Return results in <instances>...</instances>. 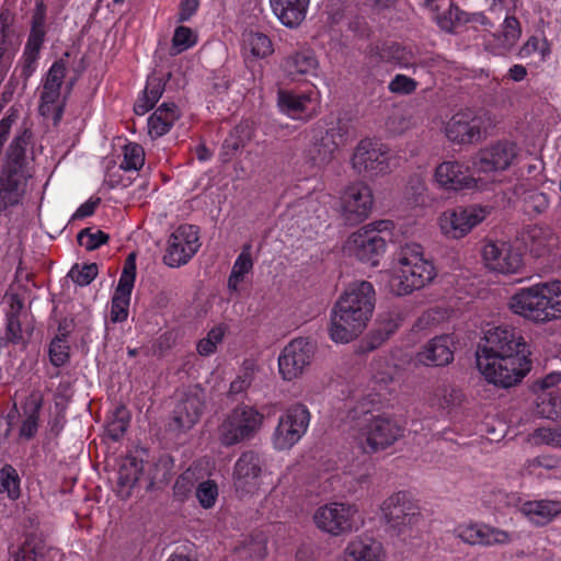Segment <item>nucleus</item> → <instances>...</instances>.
<instances>
[{
  "instance_id": "obj_28",
  "label": "nucleus",
  "mask_w": 561,
  "mask_h": 561,
  "mask_svg": "<svg viewBox=\"0 0 561 561\" xmlns=\"http://www.w3.org/2000/svg\"><path fill=\"white\" fill-rule=\"evenodd\" d=\"M456 533L463 542L469 545L493 546L511 541V535L507 531L484 524L460 525Z\"/></svg>"
},
{
  "instance_id": "obj_17",
  "label": "nucleus",
  "mask_w": 561,
  "mask_h": 561,
  "mask_svg": "<svg viewBox=\"0 0 561 561\" xmlns=\"http://www.w3.org/2000/svg\"><path fill=\"white\" fill-rule=\"evenodd\" d=\"M198 229L193 225H181L168 240L163 262L170 267L186 264L199 249Z\"/></svg>"
},
{
  "instance_id": "obj_20",
  "label": "nucleus",
  "mask_w": 561,
  "mask_h": 561,
  "mask_svg": "<svg viewBox=\"0 0 561 561\" xmlns=\"http://www.w3.org/2000/svg\"><path fill=\"white\" fill-rule=\"evenodd\" d=\"M486 210L479 206L456 207L444 211L439 217L442 232L451 239L467 236L484 220Z\"/></svg>"
},
{
  "instance_id": "obj_26",
  "label": "nucleus",
  "mask_w": 561,
  "mask_h": 561,
  "mask_svg": "<svg viewBox=\"0 0 561 561\" xmlns=\"http://www.w3.org/2000/svg\"><path fill=\"white\" fill-rule=\"evenodd\" d=\"M136 278L135 254H130L124 265L118 285L114 291L111 302V321L123 322L128 318L130 295Z\"/></svg>"
},
{
  "instance_id": "obj_47",
  "label": "nucleus",
  "mask_w": 561,
  "mask_h": 561,
  "mask_svg": "<svg viewBox=\"0 0 561 561\" xmlns=\"http://www.w3.org/2000/svg\"><path fill=\"white\" fill-rule=\"evenodd\" d=\"M34 325L31 318L8 319L5 324V340L12 344L25 345L32 336Z\"/></svg>"
},
{
  "instance_id": "obj_35",
  "label": "nucleus",
  "mask_w": 561,
  "mask_h": 561,
  "mask_svg": "<svg viewBox=\"0 0 561 561\" xmlns=\"http://www.w3.org/2000/svg\"><path fill=\"white\" fill-rule=\"evenodd\" d=\"M270 3L282 24L295 28L306 19L310 0H270Z\"/></svg>"
},
{
  "instance_id": "obj_57",
  "label": "nucleus",
  "mask_w": 561,
  "mask_h": 561,
  "mask_svg": "<svg viewBox=\"0 0 561 561\" xmlns=\"http://www.w3.org/2000/svg\"><path fill=\"white\" fill-rule=\"evenodd\" d=\"M80 245L84 247L88 251H93L110 240V236L102 230L92 232L91 229H82L77 236Z\"/></svg>"
},
{
  "instance_id": "obj_49",
  "label": "nucleus",
  "mask_w": 561,
  "mask_h": 561,
  "mask_svg": "<svg viewBox=\"0 0 561 561\" xmlns=\"http://www.w3.org/2000/svg\"><path fill=\"white\" fill-rule=\"evenodd\" d=\"M0 493H5L10 500H16L21 495L20 477L11 465L0 469Z\"/></svg>"
},
{
  "instance_id": "obj_1",
  "label": "nucleus",
  "mask_w": 561,
  "mask_h": 561,
  "mask_svg": "<svg viewBox=\"0 0 561 561\" xmlns=\"http://www.w3.org/2000/svg\"><path fill=\"white\" fill-rule=\"evenodd\" d=\"M374 286L366 280L350 284L331 311L330 337L348 343L367 327L376 302Z\"/></svg>"
},
{
  "instance_id": "obj_27",
  "label": "nucleus",
  "mask_w": 561,
  "mask_h": 561,
  "mask_svg": "<svg viewBox=\"0 0 561 561\" xmlns=\"http://www.w3.org/2000/svg\"><path fill=\"white\" fill-rule=\"evenodd\" d=\"M454 340L450 335H439L431 339L415 356L416 363L440 367L454 360Z\"/></svg>"
},
{
  "instance_id": "obj_34",
  "label": "nucleus",
  "mask_w": 561,
  "mask_h": 561,
  "mask_svg": "<svg viewBox=\"0 0 561 561\" xmlns=\"http://www.w3.org/2000/svg\"><path fill=\"white\" fill-rule=\"evenodd\" d=\"M519 512L534 525L546 526L561 514V501L534 500L523 503Z\"/></svg>"
},
{
  "instance_id": "obj_23",
  "label": "nucleus",
  "mask_w": 561,
  "mask_h": 561,
  "mask_svg": "<svg viewBox=\"0 0 561 561\" xmlns=\"http://www.w3.org/2000/svg\"><path fill=\"white\" fill-rule=\"evenodd\" d=\"M262 466L260 455L253 450L244 451L238 458L233 469V488L240 497L259 490Z\"/></svg>"
},
{
  "instance_id": "obj_13",
  "label": "nucleus",
  "mask_w": 561,
  "mask_h": 561,
  "mask_svg": "<svg viewBox=\"0 0 561 561\" xmlns=\"http://www.w3.org/2000/svg\"><path fill=\"white\" fill-rule=\"evenodd\" d=\"M381 511L388 529L398 536L416 525L421 518L419 507L405 492L390 495L383 501Z\"/></svg>"
},
{
  "instance_id": "obj_53",
  "label": "nucleus",
  "mask_w": 561,
  "mask_h": 561,
  "mask_svg": "<svg viewBox=\"0 0 561 561\" xmlns=\"http://www.w3.org/2000/svg\"><path fill=\"white\" fill-rule=\"evenodd\" d=\"M196 482L195 471L185 470L180 474L173 485V496L178 501H185L192 493Z\"/></svg>"
},
{
  "instance_id": "obj_39",
  "label": "nucleus",
  "mask_w": 561,
  "mask_h": 561,
  "mask_svg": "<svg viewBox=\"0 0 561 561\" xmlns=\"http://www.w3.org/2000/svg\"><path fill=\"white\" fill-rule=\"evenodd\" d=\"M465 399V393L460 388L447 382L437 385L427 396V401L431 407L448 412L460 408Z\"/></svg>"
},
{
  "instance_id": "obj_21",
  "label": "nucleus",
  "mask_w": 561,
  "mask_h": 561,
  "mask_svg": "<svg viewBox=\"0 0 561 561\" xmlns=\"http://www.w3.org/2000/svg\"><path fill=\"white\" fill-rule=\"evenodd\" d=\"M353 137L352 126L347 119L339 118L330 128H328L317 141L311 150L312 161L316 165H327L330 163L337 150L345 146Z\"/></svg>"
},
{
  "instance_id": "obj_19",
  "label": "nucleus",
  "mask_w": 561,
  "mask_h": 561,
  "mask_svg": "<svg viewBox=\"0 0 561 561\" xmlns=\"http://www.w3.org/2000/svg\"><path fill=\"white\" fill-rule=\"evenodd\" d=\"M314 355V345L305 337L289 342L278 357L279 373L285 380H293L301 376L311 364Z\"/></svg>"
},
{
  "instance_id": "obj_2",
  "label": "nucleus",
  "mask_w": 561,
  "mask_h": 561,
  "mask_svg": "<svg viewBox=\"0 0 561 561\" xmlns=\"http://www.w3.org/2000/svg\"><path fill=\"white\" fill-rule=\"evenodd\" d=\"M508 307L513 313L536 323L561 319V280L540 282L518 289Z\"/></svg>"
},
{
  "instance_id": "obj_22",
  "label": "nucleus",
  "mask_w": 561,
  "mask_h": 561,
  "mask_svg": "<svg viewBox=\"0 0 561 561\" xmlns=\"http://www.w3.org/2000/svg\"><path fill=\"white\" fill-rule=\"evenodd\" d=\"M205 398V391L199 386L185 389L173 411L171 426L181 432L191 430L204 412Z\"/></svg>"
},
{
  "instance_id": "obj_32",
  "label": "nucleus",
  "mask_w": 561,
  "mask_h": 561,
  "mask_svg": "<svg viewBox=\"0 0 561 561\" xmlns=\"http://www.w3.org/2000/svg\"><path fill=\"white\" fill-rule=\"evenodd\" d=\"M522 35L519 21L513 15H506L502 28L492 34L488 41L486 48L494 55L504 56L511 51Z\"/></svg>"
},
{
  "instance_id": "obj_8",
  "label": "nucleus",
  "mask_w": 561,
  "mask_h": 561,
  "mask_svg": "<svg viewBox=\"0 0 561 561\" xmlns=\"http://www.w3.org/2000/svg\"><path fill=\"white\" fill-rule=\"evenodd\" d=\"M389 148L374 139L360 140L351 158L352 168L364 178H377L391 171Z\"/></svg>"
},
{
  "instance_id": "obj_64",
  "label": "nucleus",
  "mask_w": 561,
  "mask_h": 561,
  "mask_svg": "<svg viewBox=\"0 0 561 561\" xmlns=\"http://www.w3.org/2000/svg\"><path fill=\"white\" fill-rule=\"evenodd\" d=\"M129 419L125 409H117L115 416L108 422L106 431L113 440H118L128 427Z\"/></svg>"
},
{
  "instance_id": "obj_4",
  "label": "nucleus",
  "mask_w": 561,
  "mask_h": 561,
  "mask_svg": "<svg viewBox=\"0 0 561 561\" xmlns=\"http://www.w3.org/2000/svg\"><path fill=\"white\" fill-rule=\"evenodd\" d=\"M530 354L478 356L477 366L485 380L496 387L510 388L523 380L531 369Z\"/></svg>"
},
{
  "instance_id": "obj_40",
  "label": "nucleus",
  "mask_w": 561,
  "mask_h": 561,
  "mask_svg": "<svg viewBox=\"0 0 561 561\" xmlns=\"http://www.w3.org/2000/svg\"><path fill=\"white\" fill-rule=\"evenodd\" d=\"M179 118L180 112L174 103H162L148 119L149 135L152 138L165 135Z\"/></svg>"
},
{
  "instance_id": "obj_61",
  "label": "nucleus",
  "mask_w": 561,
  "mask_h": 561,
  "mask_svg": "<svg viewBox=\"0 0 561 561\" xmlns=\"http://www.w3.org/2000/svg\"><path fill=\"white\" fill-rule=\"evenodd\" d=\"M535 444H543L554 448H561V426L560 427H540L533 435Z\"/></svg>"
},
{
  "instance_id": "obj_58",
  "label": "nucleus",
  "mask_w": 561,
  "mask_h": 561,
  "mask_svg": "<svg viewBox=\"0 0 561 561\" xmlns=\"http://www.w3.org/2000/svg\"><path fill=\"white\" fill-rule=\"evenodd\" d=\"M69 344L67 339L56 335L49 344V358L54 366L60 367L69 360Z\"/></svg>"
},
{
  "instance_id": "obj_45",
  "label": "nucleus",
  "mask_w": 561,
  "mask_h": 561,
  "mask_svg": "<svg viewBox=\"0 0 561 561\" xmlns=\"http://www.w3.org/2000/svg\"><path fill=\"white\" fill-rule=\"evenodd\" d=\"M251 139V133L248 126L238 125L224 140L220 157L224 162L230 161L236 153L245 147Z\"/></svg>"
},
{
  "instance_id": "obj_15",
  "label": "nucleus",
  "mask_w": 561,
  "mask_h": 561,
  "mask_svg": "<svg viewBox=\"0 0 561 561\" xmlns=\"http://www.w3.org/2000/svg\"><path fill=\"white\" fill-rule=\"evenodd\" d=\"M310 421V413L302 404L290 407L279 417L277 427L273 434V443L276 449L285 450L293 447L306 433Z\"/></svg>"
},
{
  "instance_id": "obj_60",
  "label": "nucleus",
  "mask_w": 561,
  "mask_h": 561,
  "mask_svg": "<svg viewBox=\"0 0 561 561\" xmlns=\"http://www.w3.org/2000/svg\"><path fill=\"white\" fill-rule=\"evenodd\" d=\"M239 551L244 557L262 560L267 553L266 538L263 535H255Z\"/></svg>"
},
{
  "instance_id": "obj_3",
  "label": "nucleus",
  "mask_w": 561,
  "mask_h": 561,
  "mask_svg": "<svg viewBox=\"0 0 561 561\" xmlns=\"http://www.w3.org/2000/svg\"><path fill=\"white\" fill-rule=\"evenodd\" d=\"M394 260L389 287L398 296L425 287L436 275L433 263L424 257L423 248L417 243L401 245Z\"/></svg>"
},
{
  "instance_id": "obj_14",
  "label": "nucleus",
  "mask_w": 561,
  "mask_h": 561,
  "mask_svg": "<svg viewBox=\"0 0 561 561\" xmlns=\"http://www.w3.org/2000/svg\"><path fill=\"white\" fill-rule=\"evenodd\" d=\"M46 5L36 0L31 28L21 58V76L26 80L35 71L46 38Z\"/></svg>"
},
{
  "instance_id": "obj_25",
  "label": "nucleus",
  "mask_w": 561,
  "mask_h": 561,
  "mask_svg": "<svg viewBox=\"0 0 561 561\" xmlns=\"http://www.w3.org/2000/svg\"><path fill=\"white\" fill-rule=\"evenodd\" d=\"M485 266L502 274L517 273L523 266V256L518 250L506 242L488 241L482 248Z\"/></svg>"
},
{
  "instance_id": "obj_9",
  "label": "nucleus",
  "mask_w": 561,
  "mask_h": 561,
  "mask_svg": "<svg viewBox=\"0 0 561 561\" xmlns=\"http://www.w3.org/2000/svg\"><path fill=\"white\" fill-rule=\"evenodd\" d=\"M492 121L485 112L461 111L451 116L445 127L446 137L456 144H477L482 141Z\"/></svg>"
},
{
  "instance_id": "obj_42",
  "label": "nucleus",
  "mask_w": 561,
  "mask_h": 561,
  "mask_svg": "<svg viewBox=\"0 0 561 561\" xmlns=\"http://www.w3.org/2000/svg\"><path fill=\"white\" fill-rule=\"evenodd\" d=\"M527 234L530 252L536 256H541L547 252H550L558 244L557 236L548 227H530Z\"/></svg>"
},
{
  "instance_id": "obj_46",
  "label": "nucleus",
  "mask_w": 561,
  "mask_h": 561,
  "mask_svg": "<svg viewBox=\"0 0 561 561\" xmlns=\"http://www.w3.org/2000/svg\"><path fill=\"white\" fill-rule=\"evenodd\" d=\"M442 9L433 13V19L443 31L453 32L458 25L466 22L465 12L450 0L442 1Z\"/></svg>"
},
{
  "instance_id": "obj_31",
  "label": "nucleus",
  "mask_w": 561,
  "mask_h": 561,
  "mask_svg": "<svg viewBox=\"0 0 561 561\" xmlns=\"http://www.w3.org/2000/svg\"><path fill=\"white\" fill-rule=\"evenodd\" d=\"M367 56L371 64L390 62L403 68L413 65V55L398 43H375L367 49Z\"/></svg>"
},
{
  "instance_id": "obj_56",
  "label": "nucleus",
  "mask_w": 561,
  "mask_h": 561,
  "mask_svg": "<svg viewBox=\"0 0 561 561\" xmlns=\"http://www.w3.org/2000/svg\"><path fill=\"white\" fill-rule=\"evenodd\" d=\"M196 44V36L187 26H178L172 37V50L178 55Z\"/></svg>"
},
{
  "instance_id": "obj_36",
  "label": "nucleus",
  "mask_w": 561,
  "mask_h": 561,
  "mask_svg": "<svg viewBox=\"0 0 561 561\" xmlns=\"http://www.w3.org/2000/svg\"><path fill=\"white\" fill-rule=\"evenodd\" d=\"M283 69L293 80L302 76H316L319 61L310 49L293 51L283 60Z\"/></svg>"
},
{
  "instance_id": "obj_43",
  "label": "nucleus",
  "mask_w": 561,
  "mask_h": 561,
  "mask_svg": "<svg viewBox=\"0 0 561 561\" xmlns=\"http://www.w3.org/2000/svg\"><path fill=\"white\" fill-rule=\"evenodd\" d=\"M142 473V462L136 458L126 459L118 469V486L122 497H129L130 490L136 485Z\"/></svg>"
},
{
  "instance_id": "obj_48",
  "label": "nucleus",
  "mask_w": 561,
  "mask_h": 561,
  "mask_svg": "<svg viewBox=\"0 0 561 561\" xmlns=\"http://www.w3.org/2000/svg\"><path fill=\"white\" fill-rule=\"evenodd\" d=\"M250 248V244L243 248L232 266V271L228 279V287L231 290L236 291L238 289V286L243 280L245 274H248L253 267Z\"/></svg>"
},
{
  "instance_id": "obj_29",
  "label": "nucleus",
  "mask_w": 561,
  "mask_h": 561,
  "mask_svg": "<svg viewBox=\"0 0 561 561\" xmlns=\"http://www.w3.org/2000/svg\"><path fill=\"white\" fill-rule=\"evenodd\" d=\"M437 183L446 190H462L477 186V180L469 173V169L458 161H445L435 170Z\"/></svg>"
},
{
  "instance_id": "obj_12",
  "label": "nucleus",
  "mask_w": 561,
  "mask_h": 561,
  "mask_svg": "<svg viewBox=\"0 0 561 561\" xmlns=\"http://www.w3.org/2000/svg\"><path fill=\"white\" fill-rule=\"evenodd\" d=\"M357 517L355 504L332 502L316 510L313 522L320 530L331 536H342L357 529Z\"/></svg>"
},
{
  "instance_id": "obj_55",
  "label": "nucleus",
  "mask_w": 561,
  "mask_h": 561,
  "mask_svg": "<svg viewBox=\"0 0 561 561\" xmlns=\"http://www.w3.org/2000/svg\"><path fill=\"white\" fill-rule=\"evenodd\" d=\"M541 413L548 419L561 417V392L559 390H551L540 396Z\"/></svg>"
},
{
  "instance_id": "obj_62",
  "label": "nucleus",
  "mask_w": 561,
  "mask_h": 561,
  "mask_svg": "<svg viewBox=\"0 0 561 561\" xmlns=\"http://www.w3.org/2000/svg\"><path fill=\"white\" fill-rule=\"evenodd\" d=\"M539 51L541 59L543 60L550 53L549 45L546 39H540L537 36H531L527 42L519 48L518 57L522 59L529 58L535 53Z\"/></svg>"
},
{
  "instance_id": "obj_18",
  "label": "nucleus",
  "mask_w": 561,
  "mask_h": 561,
  "mask_svg": "<svg viewBox=\"0 0 561 561\" xmlns=\"http://www.w3.org/2000/svg\"><path fill=\"white\" fill-rule=\"evenodd\" d=\"M373 205L370 187L363 182L352 183L341 196V216L345 224L358 225L368 218Z\"/></svg>"
},
{
  "instance_id": "obj_44",
  "label": "nucleus",
  "mask_w": 561,
  "mask_h": 561,
  "mask_svg": "<svg viewBox=\"0 0 561 561\" xmlns=\"http://www.w3.org/2000/svg\"><path fill=\"white\" fill-rule=\"evenodd\" d=\"M164 80L159 77H149L144 91V95L137 100L134 111L137 115H145L151 110L161 98L164 91Z\"/></svg>"
},
{
  "instance_id": "obj_16",
  "label": "nucleus",
  "mask_w": 561,
  "mask_h": 561,
  "mask_svg": "<svg viewBox=\"0 0 561 561\" xmlns=\"http://www.w3.org/2000/svg\"><path fill=\"white\" fill-rule=\"evenodd\" d=\"M33 134L30 128L19 129L7 148L2 171L15 173L20 176L31 179L33 176L32 161L34 160L33 148L31 147Z\"/></svg>"
},
{
  "instance_id": "obj_51",
  "label": "nucleus",
  "mask_w": 561,
  "mask_h": 561,
  "mask_svg": "<svg viewBox=\"0 0 561 561\" xmlns=\"http://www.w3.org/2000/svg\"><path fill=\"white\" fill-rule=\"evenodd\" d=\"M124 159L121 162V168L125 171L139 170L145 163V151L144 148L138 145L130 142L123 149Z\"/></svg>"
},
{
  "instance_id": "obj_30",
  "label": "nucleus",
  "mask_w": 561,
  "mask_h": 561,
  "mask_svg": "<svg viewBox=\"0 0 561 561\" xmlns=\"http://www.w3.org/2000/svg\"><path fill=\"white\" fill-rule=\"evenodd\" d=\"M30 179L0 171V215L21 204Z\"/></svg>"
},
{
  "instance_id": "obj_38",
  "label": "nucleus",
  "mask_w": 561,
  "mask_h": 561,
  "mask_svg": "<svg viewBox=\"0 0 561 561\" xmlns=\"http://www.w3.org/2000/svg\"><path fill=\"white\" fill-rule=\"evenodd\" d=\"M14 15L8 9L0 11V58L13 61L20 39L14 30Z\"/></svg>"
},
{
  "instance_id": "obj_63",
  "label": "nucleus",
  "mask_w": 561,
  "mask_h": 561,
  "mask_svg": "<svg viewBox=\"0 0 561 561\" xmlns=\"http://www.w3.org/2000/svg\"><path fill=\"white\" fill-rule=\"evenodd\" d=\"M4 301L8 305L5 311V320L13 318H31L30 314L24 311V297L18 293L9 291L4 295Z\"/></svg>"
},
{
  "instance_id": "obj_10",
  "label": "nucleus",
  "mask_w": 561,
  "mask_h": 561,
  "mask_svg": "<svg viewBox=\"0 0 561 561\" xmlns=\"http://www.w3.org/2000/svg\"><path fill=\"white\" fill-rule=\"evenodd\" d=\"M530 354L520 332L513 327L499 325L485 331L477 351L478 356H506Z\"/></svg>"
},
{
  "instance_id": "obj_52",
  "label": "nucleus",
  "mask_w": 561,
  "mask_h": 561,
  "mask_svg": "<svg viewBox=\"0 0 561 561\" xmlns=\"http://www.w3.org/2000/svg\"><path fill=\"white\" fill-rule=\"evenodd\" d=\"M195 495L203 508H211L218 499V485L214 480L202 481L196 486Z\"/></svg>"
},
{
  "instance_id": "obj_11",
  "label": "nucleus",
  "mask_w": 561,
  "mask_h": 561,
  "mask_svg": "<svg viewBox=\"0 0 561 561\" xmlns=\"http://www.w3.org/2000/svg\"><path fill=\"white\" fill-rule=\"evenodd\" d=\"M388 226L389 221H379L374 228H370V225L360 228L348 237L345 249L359 261L373 266L378 265L387 248L386 240L379 232L388 229Z\"/></svg>"
},
{
  "instance_id": "obj_41",
  "label": "nucleus",
  "mask_w": 561,
  "mask_h": 561,
  "mask_svg": "<svg viewBox=\"0 0 561 561\" xmlns=\"http://www.w3.org/2000/svg\"><path fill=\"white\" fill-rule=\"evenodd\" d=\"M46 550L45 541L33 534L26 535L24 541L18 547L10 548V557L13 561H37Z\"/></svg>"
},
{
  "instance_id": "obj_7",
  "label": "nucleus",
  "mask_w": 561,
  "mask_h": 561,
  "mask_svg": "<svg viewBox=\"0 0 561 561\" xmlns=\"http://www.w3.org/2000/svg\"><path fill=\"white\" fill-rule=\"evenodd\" d=\"M70 54L66 51L48 69L42 85L39 113L50 118L57 126L64 114L65 101L61 100V87L66 78L68 59Z\"/></svg>"
},
{
  "instance_id": "obj_50",
  "label": "nucleus",
  "mask_w": 561,
  "mask_h": 561,
  "mask_svg": "<svg viewBox=\"0 0 561 561\" xmlns=\"http://www.w3.org/2000/svg\"><path fill=\"white\" fill-rule=\"evenodd\" d=\"M244 45L257 58H265L273 53L272 41L263 33L250 32L244 37Z\"/></svg>"
},
{
  "instance_id": "obj_24",
  "label": "nucleus",
  "mask_w": 561,
  "mask_h": 561,
  "mask_svg": "<svg viewBox=\"0 0 561 561\" xmlns=\"http://www.w3.org/2000/svg\"><path fill=\"white\" fill-rule=\"evenodd\" d=\"M518 149L515 144L499 141L478 152L472 167L477 173H489L508 169L517 158Z\"/></svg>"
},
{
  "instance_id": "obj_6",
  "label": "nucleus",
  "mask_w": 561,
  "mask_h": 561,
  "mask_svg": "<svg viewBox=\"0 0 561 561\" xmlns=\"http://www.w3.org/2000/svg\"><path fill=\"white\" fill-rule=\"evenodd\" d=\"M404 435V426L389 415L366 417L359 430L358 442L363 451L374 454L393 445Z\"/></svg>"
},
{
  "instance_id": "obj_33",
  "label": "nucleus",
  "mask_w": 561,
  "mask_h": 561,
  "mask_svg": "<svg viewBox=\"0 0 561 561\" xmlns=\"http://www.w3.org/2000/svg\"><path fill=\"white\" fill-rule=\"evenodd\" d=\"M383 558L381 543L369 537H355L343 550V561H383Z\"/></svg>"
},
{
  "instance_id": "obj_54",
  "label": "nucleus",
  "mask_w": 561,
  "mask_h": 561,
  "mask_svg": "<svg viewBox=\"0 0 561 561\" xmlns=\"http://www.w3.org/2000/svg\"><path fill=\"white\" fill-rule=\"evenodd\" d=\"M550 205L548 195L543 192L531 191L524 197V210L528 215H540Z\"/></svg>"
},
{
  "instance_id": "obj_5",
  "label": "nucleus",
  "mask_w": 561,
  "mask_h": 561,
  "mask_svg": "<svg viewBox=\"0 0 561 561\" xmlns=\"http://www.w3.org/2000/svg\"><path fill=\"white\" fill-rule=\"evenodd\" d=\"M264 416L255 408L241 404L231 410L218 427V439L230 447L253 438L262 427Z\"/></svg>"
},
{
  "instance_id": "obj_59",
  "label": "nucleus",
  "mask_w": 561,
  "mask_h": 561,
  "mask_svg": "<svg viewBox=\"0 0 561 561\" xmlns=\"http://www.w3.org/2000/svg\"><path fill=\"white\" fill-rule=\"evenodd\" d=\"M99 268L95 263L84 264L79 266L76 264L70 270L68 276L79 286H87L91 284L98 276Z\"/></svg>"
},
{
  "instance_id": "obj_37",
  "label": "nucleus",
  "mask_w": 561,
  "mask_h": 561,
  "mask_svg": "<svg viewBox=\"0 0 561 561\" xmlns=\"http://www.w3.org/2000/svg\"><path fill=\"white\" fill-rule=\"evenodd\" d=\"M311 103L312 99L309 93L278 92V106L280 111L294 119L308 121L312 118L314 112L310 110Z\"/></svg>"
}]
</instances>
